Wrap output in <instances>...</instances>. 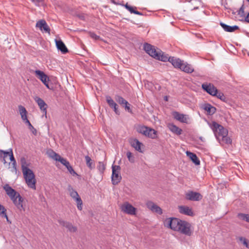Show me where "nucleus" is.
<instances>
[{
    "label": "nucleus",
    "instance_id": "603ef678",
    "mask_svg": "<svg viewBox=\"0 0 249 249\" xmlns=\"http://www.w3.org/2000/svg\"><path fill=\"white\" fill-rule=\"evenodd\" d=\"M61 157L59 154L55 153V155H54V156H53V159L54 160H55L56 161H59V159H60Z\"/></svg>",
    "mask_w": 249,
    "mask_h": 249
},
{
    "label": "nucleus",
    "instance_id": "dca6fc26",
    "mask_svg": "<svg viewBox=\"0 0 249 249\" xmlns=\"http://www.w3.org/2000/svg\"><path fill=\"white\" fill-rule=\"evenodd\" d=\"M34 99L39 106L40 109L46 115L48 105L43 99L38 96L34 97Z\"/></svg>",
    "mask_w": 249,
    "mask_h": 249
},
{
    "label": "nucleus",
    "instance_id": "3c124183",
    "mask_svg": "<svg viewBox=\"0 0 249 249\" xmlns=\"http://www.w3.org/2000/svg\"><path fill=\"white\" fill-rule=\"evenodd\" d=\"M11 155H10V160L12 162L16 161V160L15 159V158L13 155L12 149H11V153H10Z\"/></svg>",
    "mask_w": 249,
    "mask_h": 249
},
{
    "label": "nucleus",
    "instance_id": "bb28decb",
    "mask_svg": "<svg viewBox=\"0 0 249 249\" xmlns=\"http://www.w3.org/2000/svg\"><path fill=\"white\" fill-rule=\"evenodd\" d=\"M204 109L207 111V112L209 114H213L215 113L216 111L215 107H213L210 104H207L205 105L204 107Z\"/></svg>",
    "mask_w": 249,
    "mask_h": 249
},
{
    "label": "nucleus",
    "instance_id": "5701e85b",
    "mask_svg": "<svg viewBox=\"0 0 249 249\" xmlns=\"http://www.w3.org/2000/svg\"><path fill=\"white\" fill-rule=\"evenodd\" d=\"M150 128L144 125H139L137 128V131L139 133L142 134V135L147 137L148 135L149 130Z\"/></svg>",
    "mask_w": 249,
    "mask_h": 249
},
{
    "label": "nucleus",
    "instance_id": "4468645a",
    "mask_svg": "<svg viewBox=\"0 0 249 249\" xmlns=\"http://www.w3.org/2000/svg\"><path fill=\"white\" fill-rule=\"evenodd\" d=\"M36 27L39 28L41 31L50 34V28L45 20L38 21L36 23Z\"/></svg>",
    "mask_w": 249,
    "mask_h": 249
},
{
    "label": "nucleus",
    "instance_id": "7ed1b4c3",
    "mask_svg": "<svg viewBox=\"0 0 249 249\" xmlns=\"http://www.w3.org/2000/svg\"><path fill=\"white\" fill-rule=\"evenodd\" d=\"M24 178L28 186L34 190L36 189V179L33 172L30 169H26L22 171Z\"/></svg>",
    "mask_w": 249,
    "mask_h": 249
},
{
    "label": "nucleus",
    "instance_id": "f3484780",
    "mask_svg": "<svg viewBox=\"0 0 249 249\" xmlns=\"http://www.w3.org/2000/svg\"><path fill=\"white\" fill-rule=\"evenodd\" d=\"M19 113L21 115V118L23 121L25 123H29V121L27 119V111L26 108L21 105H19L18 107Z\"/></svg>",
    "mask_w": 249,
    "mask_h": 249
},
{
    "label": "nucleus",
    "instance_id": "7c9ffc66",
    "mask_svg": "<svg viewBox=\"0 0 249 249\" xmlns=\"http://www.w3.org/2000/svg\"><path fill=\"white\" fill-rule=\"evenodd\" d=\"M106 100L109 106L111 108H112V107L118 106L117 104L113 101V100L109 96H106Z\"/></svg>",
    "mask_w": 249,
    "mask_h": 249
},
{
    "label": "nucleus",
    "instance_id": "e433bc0d",
    "mask_svg": "<svg viewBox=\"0 0 249 249\" xmlns=\"http://www.w3.org/2000/svg\"><path fill=\"white\" fill-rule=\"evenodd\" d=\"M74 200L76 202L77 209L81 211L83 208V202L81 197H78V198H76V199Z\"/></svg>",
    "mask_w": 249,
    "mask_h": 249
},
{
    "label": "nucleus",
    "instance_id": "4d7b16f0",
    "mask_svg": "<svg viewBox=\"0 0 249 249\" xmlns=\"http://www.w3.org/2000/svg\"><path fill=\"white\" fill-rule=\"evenodd\" d=\"M117 107L118 106H116L115 107H112V108H113L114 111V112H115L116 114H117L118 115H119L120 114V112H119V111Z\"/></svg>",
    "mask_w": 249,
    "mask_h": 249
},
{
    "label": "nucleus",
    "instance_id": "6ab92c4d",
    "mask_svg": "<svg viewBox=\"0 0 249 249\" xmlns=\"http://www.w3.org/2000/svg\"><path fill=\"white\" fill-rule=\"evenodd\" d=\"M56 46L58 50H60L62 53H65L68 52V50L65 44L61 40H55Z\"/></svg>",
    "mask_w": 249,
    "mask_h": 249
},
{
    "label": "nucleus",
    "instance_id": "423d86ee",
    "mask_svg": "<svg viewBox=\"0 0 249 249\" xmlns=\"http://www.w3.org/2000/svg\"><path fill=\"white\" fill-rule=\"evenodd\" d=\"M10 199L12 200L17 209L20 211H24V208L22 204L23 199L18 192L16 195L10 198Z\"/></svg>",
    "mask_w": 249,
    "mask_h": 249
},
{
    "label": "nucleus",
    "instance_id": "4c0bfd02",
    "mask_svg": "<svg viewBox=\"0 0 249 249\" xmlns=\"http://www.w3.org/2000/svg\"><path fill=\"white\" fill-rule=\"evenodd\" d=\"M239 240L247 248L249 249V241L244 237H240Z\"/></svg>",
    "mask_w": 249,
    "mask_h": 249
},
{
    "label": "nucleus",
    "instance_id": "680f3d73",
    "mask_svg": "<svg viewBox=\"0 0 249 249\" xmlns=\"http://www.w3.org/2000/svg\"><path fill=\"white\" fill-rule=\"evenodd\" d=\"M167 126H168V127L169 128V129L171 130V124H170V123H168L167 124Z\"/></svg>",
    "mask_w": 249,
    "mask_h": 249
},
{
    "label": "nucleus",
    "instance_id": "9d476101",
    "mask_svg": "<svg viewBox=\"0 0 249 249\" xmlns=\"http://www.w3.org/2000/svg\"><path fill=\"white\" fill-rule=\"evenodd\" d=\"M36 76L39 79L42 83L46 86V87L50 89L48 84L49 78L45 73L40 70H36L35 71Z\"/></svg>",
    "mask_w": 249,
    "mask_h": 249
},
{
    "label": "nucleus",
    "instance_id": "0eeeda50",
    "mask_svg": "<svg viewBox=\"0 0 249 249\" xmlns=\"http://www.w3.org/2000/svg\"><path fill=\"white\" fill-rule=\"evenodd\" d=\"M121 210L124 213L130 214H136V209L128 202H125L121 207Z\"/></svg>",
    "mask_w": 249,
    "mask_h": 249
},
{
    "label": "nucleus",
    "instance_id": "58836bf2",
    "mask_svg": "<svg viewBox=\"0 0 249 249\" xmlns=\"http://www.w3.org/2000/svg\"><path fill=\"white\" fill-rule=\"evenodd\" d=\"M238 217L243 220L249 222V215L248 214L239 213Z\"/></svg>",
    "mask_w": 249,
    "mask_h": 249
},
{
    "label": "nucleus",
    "instance_id": "f704fd0d",
    "mask_svg": "<svg viewBox=\"0 0 249 249\" xmlns=\"http://www.w3.org/2000/svg\"><path fill=\"white\" fill-rule=\"evenodd\" d=\"M156 59L163 62H166L168 60L170 62V57L168 58L166 56H164L163 54H161V53L160 52H159V53H158V56L156 57Z\"/></svg>",
    "mask_w": 249,
    "mask_h": 249
},
{
    "label": "nucleus",
    "instance_id": "f03ea898",
    "mask_svg": "<svg viewBox=\"0 0 249 249\" xmlns=\"http://www.w3.org/2000/svg\"><path fill=\"white\" fill-rule=\"evenodd\" d=\"M208 124L212 129L217 139H219L221 137H225L228 135V130L216 122H208Z\"/></svg>",
    "mask_w": 249,
    "mask_h": 249
},
{
    "label": "nucleus",
    "instance_id": "aec40b11",
    "mask_svg": "<svg viewBox=\"0 0 249 249\" xmlns=\"http://www.w3.org/2000/svg\"><path fill=\"white\" fill-rule=\"evenodd\" d=\"M220 25L222 27V28L225 31L228 32H233L235 30H238L239 29V27L237 25H234L232 26H231L228 25L223 22H221Z\"/></svg>",
    "mask_w": 249,
    "mask_h": 249
},
{
    "label": "nucleus",
    "instance_id": "b1692460",
    "mask_svg": "<svg viewBox=\"0 0 249 249\" xmlns=\"http://www.w3.org/2000/svg\"><path fill=\"white\" fill-rule=\"evenodd\" d=\"M68 191L69 192L70 196L74 199H76L77 198L80 197L77 192L76 191L71 185L68 186Z\"/></svg>",
    "mask_w": 249,
    "mask_h": 249
},
{
    "label": "nucleus",
    "instance_id": "2f4dec72",
    "mask_svg": "<svg viewBox=\"0 0 249 249\" xmlns=\"http://www.w3.org/2000/svg\"><path fill=\"white\" fill-rule=\"evenodd\" d=\"M6 211V210L4 208V207L3 205L0 204V215L2 217L6 218L7 219V221H8L9 220Z\"/></svg>",
    "mask_w": 249,
    "mask_h": 249
},
{
    "label": "nucleus",
    "instance_id": "f8f14e48",
    "mask_svg": "<svg viewBox=\"0 0 249 249\" xmlns=\"http://www.w3.org/2000/svg\"><path fill=\"white\" fill-rule=\"evenodd\" d=\"M146 207L153 213L161 214L162 213V209L157 204L151 201H148L146 203Z\"/></svg>",
    "mask_w": 249,
    "mask_h": 249
},
{
    "label": "nucleus",
    "instance_id": "864d4df0",
    "mask_svg": "<svg viewBox=\"0 0 249 249\" xmlns=\"http://www.w3.org/2000/svg\"><path fill=\"white\" fill-rule=\"evenodd\" d=\"M55 152H54V151H53V150H51V151H48V156H49L50 158H52V159L53 158V156H54V155H55Z\"/></svg>",
    "mask_w": 249,
    "mask_h": 249
},
{
    "label": "nucleus",
    "instance_id": "a19ab883",
    "mask_svg": "<svg viewBox=\"0 0 249 249\" xmlns=\"http://www.w3.org/2000/svg\"><path fill=\"white\" fill-rule=\"evenodd\" d=\"M164 225L165 227L171 229V217L167 218L164 222Z\"/></svg>",
    "mask_w": 249,
    "mask_h": 249
},
{
    "label": "nucleus",
    "instance_id": "473e14b6",
    "mask_svg": "<svg viewBox=\"0 0 249 249\" xmlns=\"http://www.w3.org/2000/svg\"><path fill=\"white\" fill-rule=\"evenodd\" d=\"M157 137V132L155 129L151 128L149 130L148 135L147 137L151 139H155Z\"/></svg>",
    "mask_w": 249,
    "mask_h": 249
},
{
    "label": "nucleus",
    "instance_id": "13d9d810",
    "mask_svg": "<svg viewBox=\"0 0 249 249\" xmlns=\"http://www.w3.org/2000/svg\"><path fill=\"white\" fill-rule=\"evenodd\" d=\"M135 14H136V15H143L142 13L141 12H139L137 10H135L134 13Z\"/></svg>",
    "mask_w": 249,
    "mask_h": 249
},
{
    "label": "nucleus",
    "instance_id": "2eb2a0df",
    "mask_svg": "<svg viewBox=\"0 0 249 249\" xmlns=\"http://www.w3.org/2000/svg\"><path fill=\"white\" fill-rule=\"evenodd\" d=\"M59 224L68 229V231L71 232H75L77 231V227L73 226L71 223L65 221L62 219L58 220Z\"/></svg>",
    "mask_w": 249,
    "mask_h": 249
},
{
    "label": "nucleus",
    "instance_id": "72a5a7b5",
    "mask_svg": "<svg viewBox=\"0 0 249 249\" xmlns=\"http://www.w3.org/2000/svg\"><path fill=\"white\" fill-rule=\"evenodd\" d=\"M85 160L86 162V164L87 166L90 169H92L93 168V166H92V161L91 158L89 156H85Z\"/></svg>",
    "mask_w": 249,
    "mask_h": 249
},
{
    "label": "nucleus",
    "instance_id": "79ce46f5",
    "mask_svg": "<svg viewBox=\"0 0 249 249\" xmlns=\"http://www.w3.org/2000/svg\"><path fill=\"white\" fill-rule=\"evenodd\" d=\"M214 96H216L218 98L220 99L222 101H225L226 99L223 93L219 92L218 91H217L216 94H215Z\"/></svg>",
    "mask_w": 249,
    "mask_h": 249
},
{
    "label": "nucleus",
    "instance_id": "09e8293b",
    "mask_svg": "<svg viewBox=\"0 0 249 249\" xmlns=\"http://www.w3.org/2000/svg\"><path fill=\"white\" fill-rule=\"evenodd\" d=\"M11 149H9V151H3V150H0V152L1 153H3L4 154V158H5L8 155L9 156H10V155H11V154L10 153H11Z\"/></svg>",
    "mask_w": 249,
    "mask_h": 249
},
{
    "label": "nucleus",
    "instance_id": "c03bdc74",
    "mask_svg": "<svg viewBox=\"0 0 249 249\" xmlns=\"http://www.w3.org/2000/svg\"><path fill=\"white\" fill-rule=\"evenodd\" d=\"M66 168H67L68 170L69 171L71 174L73 176H78L77 174L73 170L72 166L70 165V164Z\"/></svg>",
    "mask_w": 249,
    "mask_h": 249
},
{
    "label": "nucleus",
    "instance_id": "ea45409f",
    "mask_svg": "<svg viewBox=\"0 0 249 249\" xmlns=\"http://www.w3.org/2000/svg\"><path fill=\"white\" fill-rule=\"evenodd\" d=\"M126 156H127V158L128 159V160L131 163H134L135 162V158L132 155V154L131 153V152H127V153H126Z\"/></svg>",
    "mask_w": 249,
    "mask_h": 249
},
{
    "label": "nucleus",
    "instance_id": "c85d7f7f",
    "mask_svg": "<svg viewBox=\"0 0 249 249\" xmlns=\"http://www.w3.org/2000/svg\"><path fill=\"white\" fill-rule=\"evenodd\" d=\"M182 130L176 126V125L172 124V133L178 135H180L182 133Z\"/></svg>",
    "mask_w": 249,
    "mask_h": 249
},
{
    "label": "nucleus",
    "instance_id": "4be33fe9",
    "mask_svg": "<svg viewBox=\"0 0 249 249\" xmlns=\"http://www.w3.org/2000/svg\"><path fill=\"white\" fill-rule=\"evenodd\" d=\"M186 153L187 156L196 165H197L200 164V160L195 154L188 151L186 152Z\"/></svg>",
    "mask_w": 249,
    "mask_h": 249
},
{
    "label": "nucleus",
    "instance_id": "f257e3e1",
    "mask_svg": "<svg viewBox=\"0 0 249 249\" xmlns=\"http://www.w3.org/2000/svg\"><path fill=\"white\" fill-rule=\"evenodd\" d=\"M172 230L187 236H191L192 233L191 224L177 218L172 217Z\"/></svg>",
    "mask_w": 249,
    "mask_h": 249
},
{
    "label": "nucleus",
    "instance_id": "5fc2aeb1",
    "mask_svg": "<svg viewBox=\"0 0 249 249\" xmlns=\"http://www.w3.org/2000/svg\"><path fill=\"white\" fill-rule=\"evenodd\" d=\"M12 166L13 169H14L15 171L16 172L17 171L16 161L12 162Z\"/></svg>",
    "mask_w": 249,
    "mask_h": 249
},
{
    "label": "nucleus",
    "instance_id": "412c9836",
    "mask_svg": "<svg viewBox=\"0 0 249 249\" xmlns=\"http://www.w3.org/2000/svg\"><path fill=\"white\" fill-rule=\"evenodd\" d=\"M131 145L136 150L142 152L141 150V145L142 143L140 142L137 139H134L130 141Z\"/></svg>",
    "mask_w": 249,
    "mask_h": 249
},
{
    "label": "nucleus",
    "instance_id": "e2e57ef3",
    "mask_svg": "<svg viewBox=\"0 0 249 249\" xmlns=\"http://www.w3.org/2000/svg\"><path fill=\"white\" fill-rule=\"evenodd\" d=\"M3 160H4V163H6V161H5V160L4 159H3Z\"/></svg>",
    "mask_w": 249,
    "mask_h": 249
},
{
    "label": "nucleus",
    "instance_id": "20e7f679",
    "mask_svg": "<svg viewBox=\"0 0 249 249\" xmlns=\"http://www.w3.org/2000/svg\"><path fill=\"white\" fill-rule=\"evenodd\" d=\"M120 171L121 167L120 166L112 165L111 181L113 185L118 184L122 179Z\"/></svg>",
    "mask_w": 249,
    "mask_h": 249
},
{
    "label": "nucleus",
    "instance_id": "6e6552de",
    "mask_svg": "<svg viewBox=\"0 0 249 249\" xmlns=\"http://www.w3.org/2000/svg\"><path fill=\"white\" fill-rule=\"evenodd\" d=\"M172 116L175 119L182 123H189L190 118L188 115L181 114L177 111H174L172 112Z\"/></svg>",
    "mask_w": 249,
    "mask_h": 249
},
{
    "label": "nucleus",
    "instance_id": "a211bd4d",
    "mask_svg": "<svg viewBox=\"0 0 249 249\" xmlns=\"http://www.w3.org/2000/svg\"><path fill=\"white\" fill-rule=\"evenodd\" d=\"M3 189L6 192L7 196L10 197L12 198V197L16 195L17 194V192L14 189H13L8 184H6L3 187Z\"/></svg>",
    "mask_w": 249,
    "mask_h": 249
},
{
    "label": "nucleus",
    "instance_id": "052dcab7",
    "mask_svg": "<svg viewBox=\"0 0 249 249\" xmlns=\"http://www.w3.org/2000/svg\"><path fill=\"white\" fill-rule=\"evenodd\" d=\"M168 96H165L164 97V100L165 101H167L168 100Z\"/></svg>",
    "mask_w": 249,
    "mask_h": 249
},
{
    "label": "nucleus",
    "instance_id": "a18cd8bd",
    "mask_svg": "<svg viewBox=\"0 0 249 249\" xmlns=\"http://www.w3.org/2000/svg\"><path fill=\"white\" fill-rule=\"evenodd\" d=\"M26 124L29 126V129L32 130V133L34 135H36L37 133L36 130L33 127L31 123L29 122V123H26Z\"/></svg>",
    "mask_w": 249,
    "mask_h": 249
},
{
    "label": "nucleus",
    "instance_id": "393cba45",
    "mask_svg": "<svg viewBox=\"0 0 249 249\" xmlns=\"http://www.w3.org/2000/svg\"><path fill=\"white\" fill-rule=\"evenodd\" d=\"M180 70L186 73H192L194 71L193 67L187 63H183Z\"/></svg>",
    "mask_w": 249,
    "mask_h": 249
},
{
    "label": "nucleus",
    "instance_id": "c756f323",
    "mask_svg": "<svg viewBox=\"0 0 249 249\" xmlns=\"http://www.w3.org/2000/svg\"><path fill=\"white\" fill-rule=\"evenodd\" d=\"M115 99V100L122 106H123L124 104L127 103V101L120 95H116Z\"/></svg>",
    "mask_w": 249,
    "mask_h": 249
},
{
    "label": "nucleus",
    "instance_id": "6e6d98bb",
    "mask_svg": "<svg viewBox=\"0 0 249 249\" xmlns=\"http://www.w3.org/2000/svg\"><path fill=\"white\" fill-rule=\"evenodd\" d=\"M131 13H134L135 10L134 9V8L130 6L129 7H128V9H127Z\"/></svg>",
    "mask_w": 249,
    "mask_h": 249
},
{
    "label": "nucleus",
    "instance_id": "49530a36",
    "mask_svg": "<svg viewBox=\"0 0 249 249\" xmlns=\"http://www.w3.org/2000/svg\"><path fill=\"white\" fill-rule=\"evenodd\" d=\"M221 138L227 144H230V143H231V139L230 138L228 137L227 136H225V137H221Z\"/></svg>",
    "mask_w": 249,
    "mask_h": 249
},
{
    "label": "nucleus",
    "instance_id": "8fccbe9b",
    "mask_svg": "<svg viewBox=\"0 0 249 249\" xmlns=\"http://www.w3.org/2000/svg\"><path fill=\"white\" fill-rule=\"evenodd\" d=\"M90 36L91 38L94 39L95 40H99L100 38V37L95 34L93 33H90Z\"/></svg>",
    "mask_w": 249,
    "mask_h": 249
},
{
    "label": "nucleus",
    "instance_id": "cd10ccee",
    "mask_svg": "<svg viewBox=\"0 0 249 249\" xmlns=\"http://www.w3.org/2000/svg\"><path fill=\"white\" fill-rule=\"evenodd\" d=\"M20 162L22 171L26 170V169H29L28 168L29 164L26 161V160L25 158L22 157L20 159Z\"/></svg>",
    "mask_w": 249,
    "mask_h": 249
},
{
    "label": "nucleus",
    "instance_id": "bf43d9fd",
    "mask_svg": "<svg viewBox=\"0 0 249 249\" xmlns=\"http://www.w3.org/2000/svg\"><path fill=\"white\" fill-rule=\"evenodd\" d=\"M124 6L125 7V8L126 9H128V7H130V5H129L127 3H126V4L124 5Z\"/></svg>",
    "mask_w": 249,
    "mask_h": 249
},
{
    "label": "nucleus",
    "instance_id": "c9c22d12",
    "mask_svg": "<svg viewBox=\"0 0 249 249\" xmlns=\"http://www.w3.org/2000/svg\"><path fill=\"white\" fill-rule=\"evenodd\" d=\"M97 168L101 174H103L106 169V165L103 162L99 161Z\"/></svg>",
    "mask_w": 249,
    "mask_h": 249
},
{
    "label": "nucleus",
    "instance_id": "9b49d317",
    "mask_svg": "<svg viewBox=\"0 0 249 249\" xmlns=\"http://www.w3.org/2000/svg\"><path fill=\"white\" fill-rule=\"evenodd\" d=\"M178 208L179 213L182 214L190 216H193L195 214L192 209L187 206L180 205Z\"/></svg>",
    "mask_w": 249,
    "mask_h": 249
},
{
    "label": "nucleus",
    "instance_id": "37998d69",
    "mask_svg": "<svg viewBox=\"0 0 249 249\" xmlns=\"http://www.w3.org/2000/svg\"><path fill=\"white\" fill-rule=\"evenodd\" d=\"M59 161L60 162L61 164L65 166L66 167H67L70 164V162L66 159L62 157L59 159Z\"/></svg>",
    "mask_w": 249,
    "mask_h": 249
},
{
    "label": "nucleus",
    "instance_id": "a878e982",
    "mask_svg": "<svg viewBox=\"0 0 249 249\" xmlns=\"http://www.w3.org/2000/svg\"><path fill=\"white\" fill-rule=\"evenodd\" d=\"M183 63L180 59L172 57V65L175 68L180 69Z\"/></svg>",
    "mask_w": 249,
    "mask_h": 249
},
{
    "label": "nucleus",
    "instance_id": "de8ad7c7",
    "mask_svg": "<svg viewBox=\"0 0 249 249\" xmlns=\"http://www.w3.org/2000/svg\"><path fill=\"white\" fill-rule=\"evenodd\" d=\"M123 107H124L125 109L127 110L128 112H131V109L130 107V105L128 102L126 104H124Z\"/></svg>",
    "mask_w": 249,
    "mask_h": 249
},
{
    "label": "nucleus",
    "instance_id": "39448f33",
    "mask_svg": "<svg viewBox=\"0 0 249 249\" xmlns=\"http://www.w3.org/2000/svg\"><path fill=\"white\" fill-rule=\"evenodd\" d=\"M144 50L151 56L156 59L158 56L159 52L156 51L155 47L148 43L143 44Z\"/></svg>",
    "mask_w": 249,
    "mask_h": 249
},
{
    "label": "nucleus",
    "instance_id": "ddd939ff",
    "mask_svg": "<svg viewBox=\"0 0 249 249\" xmlns=\"http://www.w3.org/2000/svg\"><path fill=\"white\" fill-rule=\"evenodd\" d=\"M202 88L212 96H214L216 94L217 89L212 84L204 83L202 85Z\"/></svg>",
    "mask_w": 249,
    "mask_h": 249
},
{
    "label": "nucleus",
    "instance_id": "1a4fd4ad",
    "mask_svg": "<svg viewBox=\"0 0 249 249\" xmlns=\"http://www.w3.org/2000/svg\"><path fill=\"white\" fill-rule=\"evenodd\" d=\"M185 197L187 200L191 201H199L202 199L203 196L199 193L193 191H188L185 195Z\"/></svg>",
    "mask_w": 249,
    "mask_h": 249
}]
</instances>
